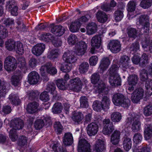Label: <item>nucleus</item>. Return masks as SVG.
<instances>
[{
  "label": "nucleus",
  "instance_id": "obj_1",
  "mask_svg": "<svg viewBox=\"0 0 152 152\" xmlns=\"http://www.w3.org/2000/svg\"><path fill=\"white\" fill-rule=\"evenodd\" d=\"M17 61L15 58L12 56H8L5 60L4 67L7 71L13 70L17 67Z\"/></svg>",
  "mask_w": 152,
  "mask_h": 152
},
{
  "label": "nucleus",
  "instance_id": "obj_2",
  "mask_svg": "<svg viewBox=\"0 0 152 152\" xmlns=\"http://www.w3.org/2000/svg\"><path fill=\"white\" fill-rule=\"evenodd\" d=\"M138 115H132L128 118V122L132 124V129L134 132H137L140 130L141 123Z\"/></svg>",
  "mask_w": 152,
  "mask_h": 152
},
{
  "label": "nucleus",
  "instance_id": "obj_3",
  "mask_svg": "<svg viewBox=\"0 0 152 152\" xmlns=\"http://www.w3.org/2000/svg\"><path fill=\"white\" fill-rule=\"evenodd\" d=\"M40 70L41 75L44 77L45 75L46 72L52 75H55L57 72L56 69L54 67H52V64L50 63H48L42 66Z\"/></svg>",
  "mask_w": 152,
  "mask_h": 152
},
{
  "label": "nucleus",
  "instance_id": "obj_4",
  "mask_svg": "<svg viewBox=\"0 0 152 152\" xmlns=\"http://www.w3.org/2000/svg\"><path fill=\"white\" fill-rule=\"evenodd\" d=\"M137 22V24H140L142 25V28L145 29V31L146 33L148 32L149 28L150 23H149V18L147 15H141L138 19Z\"/></svg>",
  "mask_w": 152,
  "mask_h": 152
},
{
  "label": "nucleus",
  "instance_id": "obj_5",
  "mask_svg": "<svg viewBox=\"0 0 152 152\" xmlns=\"http://www.w3.org/2000/svg\"><path fill=\"white\" fill-rule=\"evenodd\" d=\"M90 145L85 139L82 138L79 140L78 143V152H90Z\"/></svg>",
  "mask_w": 152,
  "mask_h": 152
},
{
  "label": "nucleus",
  "instance_id": "obj_6",
  "mask_svg": "<svg viewBox=\"0 0 152 152\" xmlns=\"http://www.w3.org/2000/svg\"><path fill=\"white\" fill-rule=\"evenodd\" d=\"M81 82L80 79L78 77L70 80L69 83V87H71L73 91L77 92H79L81 90Z\"/></svg>",
  "mask_w": 152,
  "mask_h": 152
},
{
  "label": "nucleus",
  "instance_id": "obj_7",
  "mask_svg": "<svg viewBox=\"0 0 152 152\" xmlns=\"http://www.w3.org/2000/svg\"><path fill=\"white\" fill-rule=\"evenodd\" d=\"M87 45L83 41L79 42L75 47V52L77 55L82 56L84 55L87 49Z\"/></svg>",
  "mask_w": 152,
  "mask_h": 152
},
{
  "label": "nucleus",
  "instance_id": "obj_8",
  "mask_svg": "<svg viewBox=\"0 0 152 152\" xmlns=\"http://www.w3.org/2000/svg\"><path fill=\"white\" fill-rule=\"evenodd\" d=\"M74 52L69 51L64 53L63 56V60L66 63L71 64L75 62L77 58Z\"/></svg>",
  "mask_w": 152,
  "mask_h": 152
},
{
  "label": "nucleus",
  "instance_id": "obj_9",
  "mask_svg": "<svg viewBox=\"0 0 152 152\" xmlns=\"http://www.w3.org/2000/svg\"><path fill=\"white\" fill-rule=\"evenodd\" d=\"M98 124L95 122L89 124L86 128L87 133L90 136L96 135L98 131Z\"/></svg>",
  "mask_w": 152,
  "mask_h": 152
},
{
  "label": "nucleus",
  "instance_id": "obj_10",
  "mask_svg": "<svg viewBox=\"0 0 152 152\" xmlns=\"http://www.w3.org/2000/svg\"><path fill=\"white\" fill-rule=\"evenodd\" d=\"M109 49L114 53L119 52L121 50V44L117 40H113L110 41L108 44Z\"/></svg>",
  "mask_w": 152,
  "mask_h": 152
},
{
  "label": "nucleus",
  "instance_id": "obj_11",
  "mask_svg": "<svg viewBox=\"0 0 152 152\" xmlns=\"http://www.w3.org/2000/svg\"><path fill=\"white\" fill-rule=\"evenodd\" d=\"M40 80L39 75L36 72H31L28 75V81L30 84H36Z\"/></svg>",
  "mask_w": 152,
  "mask_h": 152
},
{
  "label": "nucleus",
  "instance_id": "obj_12",
  "mask_svg": "<svg viewBox=\"0 0 152 152\" xmlns=\"http://www.w3.org/2000/svg\"><path fill=\"white\" fill-rule=\"evenodd\" d=\"M109 82L111 86H116L121 85V79L118 74L110 75Z\"/></svg>",
  "mask_w": 152,
  "mask_h": 152
},
{
  "label": "nucleus",
  "instance_id": "obj_13",
  "mask_svg": "<svg viewBox=\"0 0 152 152\" xmlns=\"http://www.w3.org/2000/svg\"><path fill=\"white\" fill-rule=\"evenodd\" d=\"M45 49V44L40 43L34 46L32 49L33 54L37 56H40L43 52Z\"/></svg>",
  "mask_w": 152,
  "mask_h": 152
},
{
  "label": "nucleus",
  "instance_id": "obj_14",
  "mask_svg": "<svg viewBox=\"0 0 152 152\" xmlns=\"http://www.w3.org/2000/svg\"><path fill=\"white\" fill-rule=\"evenodd\" d=\"M24 124L22 120L19 118H16L12 121L11 127L12 128V129L16 130H19L23 128Z\"/></svg>",
  "mask_w": 152,
  "mask_h": 152
},
{
  "label": "nucleus",
  "instance_id": "obj_15",
  "mask_svg": "<svg viewBox=\"0 0 152 152\" xmlns=\"http://www.w3.org/2000/svg\"><path fill=\"white\" fill-rule=\"evenodd\" d=\"M119 62L122 69L124 71L129 67L130 59L129 58L126 56H121Z\"/></svg>",
  "mask_w": 152,
  "mask_h": 152
},
{
  "label": "nucleus",
  "instance_id": "obj_16",
  "mask_svg": "<svg viewBox=\"0 0 152 152\" xmlns=\"http://www.w3.org/2000/svg\"><path fill=\"white\" fill-rule=\"evenodd\" d=\"M50 27L51 31L56 36H61L64 33V28L61 26H53L51 25Z\"/></svg>",
  "mask_w": 152,
  "mask_h": 152
},
{
  "label": "nucleus",
  "instance_id": "obj_17",
  "mask_svg": "<svg viewBox=\"0 0 152 152\" xmlns=\"http://www.w3.org/2000/svg\"><path fill=\"white\" fill-rule=\"evenodd\" d=\"M39 104L35 102L29 103L26 109L27 111L29 114H33L39 111Z\"/></svg>",
  "mask_w": 152,
  "mask_h": 152
},
{
  "label": "nucleus",
  "instance_id": "obj_18",
  "mask_svg": "<svg viewBox=\"0 0 152 152\" xmlns=\"http://www.w3.org/2000/svg\"><path fill=\"white\" fill-rule=\"evenodd\" d=\"M63 142L66 146L71 145L73 142L72 134L70 132L65 133L63 137Z\"/></svg>",
  "mask_w": 152,
  "mask_h": 152
},
{
  "label": "nucleus",
  "instance_id": "obj_19",
  "mask_svg": "<svg viewBox=\"0 0 152 152\" xmlns=\"http://www.w3.org/2000/svg\"><path fill=\"white\" fill-rule=\"evenodd\" d=\"M101 35H96L94 36L91 40V45L96 48H99L101 44Z\"/></svg>",
  "mask_w": 152,
  "mask_h": 152
},
{
  "label": "nucleus",
  "instance_id": "obj_20",
  "mask_svg": "<svg viewBox=\"0 0 152 152\" xmlns=\"http://www.w3.org/2000/svg\"><path fill=\"white\" fill-rule=\"evenodd\" d=\"M124 97L125 96L121 93L115 94L112 96V101L115 105L119 106L121 102L124 99Z\"/></svg>",
  "mask_w": 152,
  "mask_h": 152
},
{
  "label": "nucleus",
  "instance_id": "obj_21",
  "mask_svg": "<svg viewBox=\"0 0 152 152\" xmlns=\"http://www.w3.org/2000/svg\"><path fill=\"white\" fill-rule=\"evenodd\" d=\"M110 64V61L109 58L104 57L101 60L99 68L103 72L107 69Z\"/></svg>",
  "mask_w": 152,
  "mask_h": 152
},
{
  "label": "nucleus",
  "instance_id": "obj_22",
  "mask_svg": "<svg viewBox=\"0 0 152 152\" xmlns=\"http://www.w3.org/2000/svg\"><path fill=\"white\" fill-rule=\"evenodd\" d=\"M144 137L145 139L148 140L151 139L152 137V124H147L144 131Z\"/></svg>",
  "mask_w": 152,
  "mask_h": 152
},
{
  "label": "nucleus",
  "instance_id": "obj_23",
  "mask_svg": "<svg viewBox=\"0 0 152 152\" xmlns=\"http://www.w3.org/2000/svg\"><path fill=\"white\" fill-rule=\"evenodd\" d=\"M18 67L23 73H25L27 69L25 59L22 56L18 58Z\"/></svg>",
  "mask_w": 152,
  "mask_h": 152
},
{
  "label": "nucleus",
  "instance_id": "obj_24",
  "mask_svg": "<svg viewBox=\"0 0 152 152\" xmlns=\"http://www.w3.org/2000/svg\"><path fill=\"white\" fill-rule=\"evenodd\" d=\"M105 145L104 141L99 140L96 141L94 145V149L97 152H102L105 148Z\"/></svg>",
  "mask_w": 152,
  "mask_h": 152
},
{
  "label": "nucleus",
  "instance_id": "obj_25",
  "mask_svg": "<svg viewBox=\"0 0 152 152\" xmlns=\"http://www.w3.org/2000/svg\"><path fill=\"white\" fill-rule=\"evenodd\" d=\"M120 132L118 131L115 130L111 136V141L112 143L116 145L118 143L120 140Z\"/></svg>",
  "mask_w": 152,
  "mask_h": 152
},
{
  "label": "nucleus",
  "instance_id": "obj_26",
  "mask_svg": "<svg viewBox=\"0 0 152 152\" xmlns=\"http://www.w3.org/2000/svg\"><path fill=\"white\" fill-rule=\"evenodd\" d=\"M97 26L94 23H88L86 27L87 33L89 35L94 34L96 31Z\"/></svg>",
  "mask_w": 152,
  "mask_h": 152
},
{
  "label": "nucleus",
  "instance_id": "obj_27",
  "mask_svg": "<svg viewBox=\"0 0 152 152\" xmlns=\"http://www.w3.org/2000/svg\"><path fill=\"white\" fill-rule=\"evenodd\" d=\"M123 145L124 150L128 151L131 149L132 145V141L130 138L128 137L123 138Z\"/></svg>",
  "mask_w": 152,
  "mask_h": 152
},
{
  "label": "nucleus",
  "instance_id": "obj_28",
  "mask_svg": "<svg viewBox=\"0 0 152 152\" xmlns=\"http://www.w3.org/2000/svg\"><path fill=\"white\" fill-rule=\"evenodd\" d=\"M96 17L98 21L102 23L105 22L108 19V17L106 13L101 11H99L96 13Z\"/></svg>",
  "mask_w": 152,
  "mask_h": 152
},
{
  "label": "nucleus",
  "instance_id": "obj_29",
  "mask_svg": "<svg viewBox=\"0 0 152 152\" xmlns=\"http://www.w3.org/2000/svg\"><path fill=\"white\" fill-rule=\"evenodd\" d=\"M114 130V126L112 122H111L110 125H106L104 126L102 130L103 133L105 135L110 134Z\"/></svg>",
  "mask_w": 152,
  "mask_h": 152
},
{
  "label": "nucleus",
  "instance_id": "obj_30",
  "mask_svg": "<svg viewBox=\"0 0 152 152\" xmlns=\"http://www.w3.org/2000/svg\"><path fill=\"white\" fill-rule=\"evenodd\" d=\"M56 86L54 83H48L46 88V90L48 92H50L51 94L53 95V97L56 98L57 96V94H56V92L55 90Z\"/></svg>",
  "mask_w": 152,
  "mask_h": 152
},
{
  "label": "nucleus",
  "instance_id": "obj_31",
  "mask_svg": "<svg viewBox=\"0 0 152 152\" xmlns=\"http://www.w3.org/2000/svg\"><path fill=\"white\" fill-rule=\"evenodd\" d=\"M83 118L84 116L83 114L80 112L75 113L72 117L73 121L78 124L80 122Z\"/></svg>",
  "mask_w": 152,
  "mask_h": 152
},
{
  "label": "nucleus",
  "instance_id": "obj_32",
  "mask_svg": "<svg viewBox=\"0 0 152 152\" xmlns=\"http://www.w3.org/2000/svg\"><path fill=\"white\" fill-rule=\"evenodd\" d=\"M89 67L88 63L87 62H83L79 65V70L81 74H84L87 72Z\"/></svg>",
  "mask_w": 152,
  "mask_h": 152
},
{
  "label": "nucleus",
  "instance_id": "obj_33",
  "mask_svg": "<svg viewBox=\"0 0 152 152\" xmlns=\"http://www.w3.org/2000/svg\"><path fill=\"white\" fill-rule=\"evenodd\" d=\"M110 118L113 122H118L121 119L122 115L121 114L118 112H114L111 114Z\"/></svg>",
  "mask_w": 152,
  "mask_h": 152
},
{
  "label": "nucleus",
  "instance_id": "obj_34",
  "mask_svg": "<svg viewBox=\"0 0 152 152\" xmlns=\"http://www.w3.org/2000/svg\"><path fill=\"white\" fill-rule=\"evenodd\" d=\"M63 106L61 103H56L52 108V112L54 114L60 113L61 112Z\"/></svg>",
  "mask_w": 152,
  "mask_h": 152
},
{
  "label": "nucleus",
  "instance_id": "obj_35",
  "mask_svg": "<svg viewBox=\"0 0 152 152\" xmlns=\"http://www.w3.org/2000/svg\"><path fill=\"white\" fill-rule=\"evenodd\" d=\"M9 99L13 104L18 105L20 103V100L17 94H11L9 96Z\"/></svg>",
  "mask_w": 152,
  "mask_h": 152
},
{
  "label": "nucleus",
  "instance_id": "obj_36",
  "mask_svg": "<svg viewBox=\"0 0 152 152\" xmlns=\"http://www.w3.org/2000/svg\"><path fill=\"white\" fill-rule=\"evenodd\" d=\"M138 79V76L137 75H130L128 77V84L135 86L137 83Z\"/></svg>",
  "mask_w": 152,
  "mask_h": 152
},
{
  "label": "nucleus",
  "instance_id": "obj_37",
  "mask_svg": "<svg viewBox=\"0 0 152 152\" xmlns=\"http://www.w3.org/2000/svg\"><path fill=\"white\" fill-rule=\"evenodd\" d=\"M15 42L12 39H9L5 42L6 48L9 51L15 50Z\"/></svg>",
  "mask_w": 152,
  "mask_h": 152
},
{
  "label": "nucleus",
  "instance_id": "obj_38",
  "mask_svg": "<svg viewBox=\"0 0 152 152\" xmlns=\"http://www.w3.org/2000/svg\"><path fill=\"white\" fill-rule=\"evenodd\" d=\"M93 107L94 109L97 111H100L102 110L106 109L103 106L101 102L98 101H96L93 102Z\"/></svg>",
  "mask_w": 152,
  "mask_h": 152
},
{
  "label": "nucleus",
  "instance_id": "obj_39",
  "mask_svg": "<svg viewBox=\"0 0 152 152\" xmlns=\"http://www.w3.org/2000/svg\"><path fill=\"white\" fill-rule=\"evenodd\" d=\"M58 50L56 49L51 50L48 53L47 58L51 60L54 61L58 56Z\"/></svg>",
  "mask_w": 152,
  "mask_h": 152
},
{
  "label": "nucleus",
  "instance_id": "obj_40",
  "mask_svg": "<svg viewBox=\"0 0 152 152\" xmlns=\"http://www.w3.org/2000/svg\"><path fill=\"white\" fill-rule=\"evenodd\" d=\"M40 39L45 42H49L54 38V36L49 33H44L39 37Z\"/></svg>",
  "mask_w": 152,
  "mask_h": 152
},
{
  "label": "nucleus",
  "instance_id": "obj_41",
  "mask_svg": "<svg viewBox=\"0 0 152 152\" xmlns=\"http://www.w3.org/2000/svg\"><path fill=\"white\" fill-rule=\"evenodd\" d=\"M67 41L69 44L71 45L75 44H77L78 43L77 37L74 34H71L69 36L67 39Z\"/></svg>",
  "mask_w": 152,
  "mask_h": 152
},
{
  "label": "nucleus",
  "instance_id": "obj_42",
  "mask_svg": "<svg viewBox=\"0 0 152 152\" xmlns=\"http://www.w3.org/2000/svg\"><path fill=\"white\" fill-rule=\"evenodd\" d=\"M80 26V22L79 21H76L72 23L70 26L69 29L72 32H75L78 31Z\"/></svg>",
  "mask_w": 152,
  "mask_h": 152
},
{
  "label": "nucleus",
  "instance_id": "obj_43",
  "mask_svg": "<svg viewBox=\"0 0 152 152\" xmlns=\"http://www.w3.org/2000/svg\"><path fill=\"white\" fill-rule=\"evenodd\" d=\"M140 46L138 42H135L129 46V50L132 54H134L139 50Z\"/></svg>",
  "mask_w": 152,
  "mask_h": 152
},
{
  "label": "nucleus",
  "instance_id": "obj_44",
  "mask_svg": "<svg viewBox=\"0 0 152 152\" xmlns=\"http://www.w3.org/2000/svg\"><path fill=\"white\" fill-rule=\"evenodd\" d=\"M136 0H132L129 1L127 5V9L128 11L132 12L134 11L136 8Z\"/></svg>",
  "mask_w": 152,
  "mask_h": 152
},
{
  "label": "nucleus",
  "instance_id": "obj_45",
  "mask_svg": "<svg viewBox=\"0 0 152 152\" xmlns=\"http://www.w3.org/2000/svg\"><path fill=\"white\" fill-rule=\"evenodd\" d=\"M80 101L81 107L87 108L88 107V99L86 96H81L80 98Z\"/></svg>",
  "mask_w": 152,
  "mask_h": 152
},
{
  "label": "nucleus",
  "instance_id": "obj_46",
  "mask_svg": "<svg viewBox=\"0 0 152 152\" xmlns=\"http://www.w3.org/2000/svg\"><path fill=\"white\" fill-rule=\"evenodd\" d=\"M21 78V76L20 75H13L11 79L12 84L15 86H18L19 84L20 80Z\"/></svg>",
  "mask_w": 152,
  "mask_h": 152
},
{
  "label": "nucleus",
  "instance_id": "obj_47",
  "mask_svg": "<svg viewBox=\"0 0 152 152\" xmlns=\"http://www.w3.org/2000/svg\"><path fill=\"white\" fill-rule=\"evenodd\" d=\"M7 35L8 31L7 29L3 25H0V39H4L6 38Z\"/></svg>",
  "mask_w": 152,
  "mask_h": 152
},
{
  "label": "nucleus",
  "instance_id": "obj_48",
  "mask_svg": "<svg viewBox=\"0 0 152 152\" xmlns=\"http://www.w3.org/2000/svg\"><path fill=\"white\" fill-rule=\"evenodd\" d=\"M148 56L146 53H143L140 58V65L143 66L146 65L148 63Z\"/></svg>",
  "mask_w": 152,
  "mask_h": 152
},
{
  "label": "nucleus",
  "instance_id": "obj_49",
  "mask_svg": "<svg viewBox=\"0 0 152 152\" xmlns=\"http://www.w3.org/2000/svg\"><path fill=\"white\" fill-rule=\"evenodd\" d=\"M127 34L129 37L135 39L137 36V31L135 28H130L128 30Z\"/></svg>",
  "mask_w": 152,
  "mask_h": 152
},
{
  "label": "nucleus",
  "instance_id": "obj_50",
  "mask_svg": "<svg viewBox=\"0 0 152 152\" xmlns=\"http://www.w3.org/2000/svg\"><path fill=\"white\" fill-rule=\"evenodd\" d=\"M16 130L14 129H11L10 132L9 136L10 139L12 141H15L18 138V135L17 133Z\"/></svg>",
  "mask_w": 152,
  "mask_h": 152
},
{
  "label": "nucleus",
  "instance_id": "obj_51",
  "mask_svg": "<svg viewBox=\"0 0 152 152\" xmlns=\"http://www.w3.org/2000/svg\"><path fill=\"white\" fill-rule=\"evenodd\" d=\"M140 150L142 152H150L151 150L150 148L147 146L143 147L138 146L136 145L133 149L134 152H136L137 151Z\"/></svg>",
  "mask_w": 152,
  "mask_h": 152
},
{
  "label": "nucleus",
  "instance_id": "obj_52",
  "mask_svg": "<svg viewBox=\"0 0 152 152\" xmlns=\"http://www.w3.org/2000/svg\"><path fill=\"white\" fill-rule=\"evenodd\" d=\"M96 90L99 93H102L106 88L105 83L102 81H100L98 84L97 87H96Z\"/></svg>",
  "mask_w": 152,
  "mask_h": 152
},
{
  "label": "nucleus",
  "instance_id": "obj_53",
  "mask_svg": "<svg viewBox=\"0 0 152 152\" xmlns=\"http://www.w3.org/2000/svg\"><path fill=\"white\" fill-rule=\"evenodd\" d=\"M72 68L71 64H65L61 65L60 68V70L61 71L64 72H69Z\"/></svg>",
  "mask_w": 152,
  "mask_h": 152
},
{
  "label": "nucleus",
  "instance_id": "obj_54",
  "mask_svg": "<svg viewBox=\"0 0 152 152\" xmlns=\"http://www.w3.org/2000/svg\"><path fill=\"white\" fill-rule=\"evenodd\" d=\"M144 114L145 116H150L152 114V104L147 105L144 109Z\"/></svg>",
  "mask_w": 152,
  "mask_h": 152
},
{
  "label": "nucleus",
  "instance_id": "obj_55",
  "mask_svg": "<svg viewBox=\"0 0 152 152\" xmlns=\"http://www.w3.org/2000/svg\"><path fill=\"white\" fill-rule=\"evenodd\" d=\"M54 127L57 134H60L62 132L63 126L59 122H55L54 125Z\"/></svg>",
  "mask_w": 152,
  "mask_h": 152
},
{
  "label": "nucleus",
  "instance_id": "obj_56",
  "mask_svg": "<svg viewBox=\"0 0 152 152\" xmlns=\"http://www.w3.org/2000/svg\"><path fill=\"white\" fill-rule=\"evenodd\" d=\"M152 0H142L140 3V6L144 9H147L152 5Z\"/></svg>",
  "mask_w": 152,
  "mask_h": 152
},
{
  "label": "nucleus",
  "instance_id": "obj_57",
  "mask_svg": "<svg viewBox=\"0 0 152 152\" xmlns=\"http://www.w3.org/2000/svg\"><path fill=\"white\" fill-rule=\"evenodd\" d=\"M16 51L18 53L22 55L24 52V49L23 44L20 42H18L16 45Z\"/></svg>",
  "mask_w": 152,
  "mask_h": 152
},
{
  "label": "nucleus",
  "instance_id": "obj_58",
  "mask_svg": "<svg viewBox=\"0 0 152 152\" xmlns=\"http://www.w3.org/2000/svg\"><path fill=\"white\" fill-rule=\"evenodd\" d=\"M45 125L44 121L42 119H38L36 121L34 126L37 129H42Z\"/></svg>",
  "mask_w": 152,
  "mask_h": 152
},
{
  "label": "nucleus",
  "instance_id": "obj_59",
  "mask_svg": "<svg viewBox=\"0 0 152 152\" xmlns=\"http://www.w3.org/2000/svg\"><path fill=\"white\" fill-rule=\"evenodd\" d=\"M100 79V76L98 73L96 72L93 74L91 76V83L94 84H96Z\"/></svg>",
  "mask_w": 152,
  "mask_h": 152
},
{
  "label": "nucleus",
  "instance_id": "obj_60",
  "mask_svg": "<svg viewBox=\"0 0 152 152\" xmlns=\"http://www.w3.org/2000/svg\"><path fill=\"white\" fill-rule=\"evenodd\" d=\"M15 2L14 0H10L7 1L5 5L6 9L8 11H11L12 8L15 6Z\"/></svg>",
  "mask_w": 152,
  "mask_h": 152
},
{
  "label": "nucleus",
  "instance_id": "obj_61",
  "mask_svg": "<svg viewBox=\"0 0 152 152\" xmlns=\"http://www.w3.org/2000/svg\"><path fill=\"white\" fill-rule=\"evenodd\" d=\"M28 138L25 136L22 135L20 137L18 141V145L20 146H23L26 145L27 142Z\"/></svg>",
  "mask_w": 152,
  "mask_h": 152
},
{
  "label": "nucleus",
  "instance_id": "obj_62",
  "mask_svg": "<svg viewBox=\"0 0 152 152\" xmlns=\"http://www.w3.org/2000/svg\"><path fill=\"white\" fill-rule=\"evenodd\" d=\"M118 69V67L117 65H112L108 70L110 75H114L115 74H118L117 72Z\"/></svg>",
  "mask_w": 152,
  "mask_h": 152
},
{
  "label": "nucleus",
  "instance_id": "obj_63",
  "mask_svg": "<svg viewBox=\"0 0 152 152\" xmlns=\"http://www.w3.org/2000/svg\"><path fill=\"white\" fill-rule=\"evenodd\" d=\"M101 102L103 104V106L106 109L109 108V106L110 105V99L108 97L106 96H104L103 98L102 102Z\"/></svg>",
  "mask_w": 152,
  "mask_h": 152
},
{
  "label": "nucleus",
  "instance_id": "obj_64",
  "mask_svg": "<svg viewBox=\"0 0 152 152\" xmlns=\"http://www.w3.org/2000/svg\"><path fill=\"white\" fill-rule=\"evenodd\" d=\"M58 146V143L54 144L52 148L55 152H67L66 150L63 149L62 147Z\"/></svg>",
  "mask_w": 152,
  "mask_h": 152
}]
</instances>
